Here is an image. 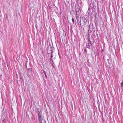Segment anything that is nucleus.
I'll use <instances>...</instances> for the list:
<instances>
[{
    "instance_id": "9b49d317",
    "label": "nucleus",
    "mask_w": 123,
    "mask_h": 123,
    "mask_svg": "<svg viewBox=\"0 0 123 123\" xmlns=\"http://www.w3.org/2000/svg\"><path fill=\"white\" fill-rule=\"evenodd\" d=\"M90 12V8H89H89H88V12Z\"/></svg>"
},
{
    "instance_id": "f8f14e48",
    "label": "nucleus",
    "mask_w": 123,
    "mask_h": 123,
    "mask_svg": "<svg viewBox=\"0 0 123 123\" xmlns=\"http://www.w3.org/2000/svg\"><path fill=\"white\" fill-rule=\"evenodd\" d=\"M85 51L86 52V53H87V51L86 50V49H85Z\"/></svg>"
},
{
    "instance_id": "1a4fd4ad",
    "label": "nucleus",
    "mask_w": 123,
    "mask_h": 123,
    "mask_svg": "<svg viewBox=\"0 0 123 123\" xmlns=\"http://www.w3.org/2000/svg\"><path fill=\"white\" fill-rule=\"evenodd\" d=\"M72 21L73 24H74V19L73 18H72Z\"/></svg>"
},
{
    "instance_id": "9d476101",
    "label": "nucleus",
    "mask_w": 123,
    "mask_h": 123,
    "mask_svg": "<svg viewBox=\"0 0 123 123\" xmlns=\"http://www.w3.org/2000/svg\"><path fill=\"white\" fill-rule=\"evenodd\" d=\"M95 20H96V21L97 22H99V21L98 20H96V17H95Z\"/></svg>"
},
{
    "instance_id": "ddd939ff",
    "label": "nucleus",
    "mask_w": 123,
    "mask_h": 123,
    "mask_svg": "<svg viewBox=\"0 0 123 123\" xmlns=\"http://www.w3.org/2000/svg\"><path fill=\"white\" fill-rule=\"evenodd\" d=\"M48 49H49V48L47 47V51L48 52Z\"/></svg>"
},
{
    "instance_id": "6e6552de",
    "label": "nucleus",
    "mask_w": 123,
    "mask_h": 123,
    "mask_svg": "<svg viewBox=\"0 0 123 123\" xmlns=\"http://www.w3.org/2000/svg\"><path fill=\"white\" fill-rule=\"evenodd\" d=\"M43 73H44L46 78H47V76L46 75V73L45 71L44 70H43Z\"/></svg>"
},
{
    "instance_id": "f257e3e1",
    "label": "nucleus",
    "mask_w": 123,
    "mask_h": 123,
    "mask_svg": "<svg viewBox=\"0 0 123 123\" xmlns=\"http://www.w3.org/2000/svg\"><path fill=\"white\" fill-rule=\"evenodd\" d=\"M37 111L38 112L37 114L39 122L40 123H42V121L43 120L42 112H40V110L38 108L37 109Z\"/></svg>"
},
{
    "instance_id": "4468645a",
    "label": "nucleus",
    "mask_w": 123,
    "mask_h": 123,
    "mask_svg": "<svg viewBox=\"0 0 123 123\" xmlns=\"http://www.w3.org/2000/svg\"><path fill=\"white\" fill-rule=\"evenodd\" d=\"M52 62H53V61H52Z\"/></svg>"
},
{
    "instance_id": "f03ea898",
    "label": "nucleus",
    "mask_w": 123,
    "mask_h": 123,
    "mask_svg": "<svg viewBox=\"0 0 123 123\" xmlns=\"http://www.w3.org/2000/svg\"><path fill=\"white\" fill-rule=\"evenodd\" d=\"M87 20L88 18L86 16L82 17L81 18L82 22L84 25H85L86 24Z\"/></svg>"
},
{
    "instance_id": "423d86ee",
    "label": "nucleus",
    "mask_w": 123,
    "mask_h": 123,
    "mask_svg": "<svg viewBox=\"0 0 123 123\" xmlns=\"http://www.w3.org/2000/svg\"><path fill=\"white\" fill-rule=\"evenodd\" d=\"M50 51H51V52H50V53H51V58L53 57V56L52 55L53 51H52V48H51V47H50Z\"/></svg>"
},
{
    "instance_id": "20e7f679",
    "label": "nucleus",
    "mask_w": 123,
    "mask_h": 123,
    "mask_svg": "<svg viewBox=\"0 0 123 123\" xmlns=\"http://www.w3.org/2000/svg\"><path fill=\"white\" fill-rule=\"evenodd\" d=\"M79 18V17H76L77 20L79 25H80L81 24V20L80 21L78 19Z\"/></svg>"
},
{
    "instance_id": "39448f33",
    "label": "nucleus",
    "mask_w": 123,
    "mask_h": 123,
    "mask_svg": "<svg viewBox=\"0 0 123 123\" xmlns=\"http://www.w3.org/2000/svg\"><path fill=\"white\" fill-rule=\"evenodd\" d=\"M90 26L89 25V29H88V31L89 32V33H91V32L92 31V29L90 28Z\"/></svg>"
},
{
    "instance_id": "7ed1b4c3",
    "label": "nucleus",
    "mask_w": 123,
    "mask_h": 123,
    "mask_svg": "<svg viewBox=\"0 0 123 123\" xmlns=\"http://www.w3.org/2000/svg\"><path fill=\"white\" fill-rule=\"evenodd\" d=\"M93 40H92V41L91 42L90 40V39H88V43H86V46L87 48L90 49V45L89 44V43H90V44L92 45V42L93 43L94 42V40L93 39V38H92Z\"/></svg>"
},
{
    "instance_id": "0eeeda50",
    "label": "nucleus",
    "mask_w": 123,
    "mask_h": 123,
    "mask_svg": "<svg viewBox=\"0 0 123 123\" xmlns=\"http://www.w3.org/2000/svg\"><path fill=\"white\" fill-rule=\"evenodd\" d=\"M121 87V89L123 90V80L122 81L120 84Z\"/></svg>"
}]
</instances>
